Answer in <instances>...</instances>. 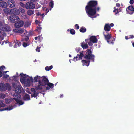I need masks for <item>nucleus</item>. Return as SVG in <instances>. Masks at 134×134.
<instances>
[{
    "instance_id": "nucleus-14",
    "label": "nucleus",
    "mask_w": 134,
    "mask_h": 134,
    "mask_svg": "<svg viewBox=\"0 0 134 134\" xmlns=\"http://www.w3.org/2000/svg\"><path fill=\"white\" fill-rule=\"evenodd\" d=\"M83 60L82 61V63L83 64V66H88L90 63V60Z\"/></svg>"
},
{
    "instance_id": "nucleus-12",
    "label": "nucleus",
    "mask_w": 134,
    "mask_h": 134,
    "mask_svg": "<svg viewBox=\"0 0 134 134\" xmlns=\"http://www.w3.org/2000/svg\"><path fill=\"white\" fill-rule=\"evenodd\" d=\"M90 41H91L93 43H97L98 40L96 36H92L90 37L89 38Z\"/></svg>"
},
{
    "instance_id": "nucleus-7",
    "label": "nucleus",
    "mask_w": 134,
    "mask_h": 134,
    "mask_svg": "<svg viewBox=\"0 0 134 134\" xmlns=\"http://www.w3.org/2000/svg\"><path fill=\"white\" fill-rule=\"evenodd\" d=\"M9 20L12 22L15 23L19 19V17L16 15H11L9 18Z\"/></svg>"
},
{
    "instance_id": "nucleus-62",
    "label": "nucleus",
    "mask_w": 134,
    "mask_h": 134,
    "mask_svg": "<svg viewBox=\"0 0 134 134\" xmlns=\"http://www.w3.org/2000/svg\"><path fill=\"white\" fill-rule=\"evenodd\" d=\"M85 41L86 42V43H88L89 42V39H86L85 40Z\"/></svg>"
},
{
    "instance_id": "nucleus-37",
    "label": "nucleus",
    "mask_w": 134,
    "mask_h": 134,
    "mask_svg": "<svg viewBox=\"0 0 134 134\" xmlns=\"http://www.w3.org/2000/svg\"><path fill=\"white\" fill-rule=\"evenodd\" d=\"M2 78L3 79H6L8 78L9 77V76L7 74H4L3 75Z\"/></svg>"
},
{
    "instance_id": "nucleus-50",
    "label": "nucleus",
    "mask_w": 134,
    "mask_h": 134,
    "mask_svg": "<svg viewBox=\"0 0 134 134\" xmlns=\"http://www.w3.org/2000/svg\"><path fill=\"white\" fill-rule=\"evenodd\" d=\"M1 35H2L3 37L6 36V34L4 32H2Z\"/></svg>"
},
{
    "instance_id": "nucleus-15",
    "label": "nucleus",
    "mask_w": 134,
    "mask_h": 134,
    "mask_svg": "<svg viewBox=\"0 0 134 134\" xmlns=\"http://www.w3.org/2000/svg\"><path fill=\"white\" fill-rule=\"evenodd\" d=\"M14 32L22 33L24 32V30L23 29L16 28L13 29Z\"/></svg>"
},
{
    "instance_id": "nucleus-17",
    "label": "nucleus",
    "mask_w": 134,
    "mask_h": 134,
    "mask_svg": "<svg viewBox=\"0 0 134 134\" xmlns=\"http://www.w3.org/2000/svg\"><path fill=\"white\" fill-rule=\"evenodd\" d=\"M111 29L110 26L109 24H105L104 27V30L106 32H108Z\"/></svg>"
},
{
    "instance_id": "nucleus-25",
    "label": "nucleus",
    "mask_w": 134,
    "mask_h": 134,
    "mask_svg": "<svg viewBox=\"0 0 134 134\" xmlns=\"http://www.w3.org/2000/svg\"><path fill=\"white\" fill-rule=\"evenodd\" d=\"M34 13V10H28L27 12V14L28 15L30 16L33 14Z\"/></svg>"
},
{
    "instance_id": "nucleus-42",
    "label": "nucleus",
    "mask_w": 134,
    "mask_h": 134,
    "mask_svg": "<svg viewBox=\"0 0 134 134\" xmlns=\"http://www.w3.org/2000/svg\"><path fill=\"white\" fill-rule=\"evenodd\" d=\"M29 45L27 43L24 42L23 44V46L24 47H26Z\"/></svg>"
},
{
    "instance_id": "nucleus-20",
    "label": "nucleus",
    "mask_w": 134,
    "mask_h": 134,
    "mask_svg": "<svg viewBox=\"0 0 134 134\" xmlns=\"http://www.w3.org/2000/svg\"><path fill=\"white\" fill-rule=\"evenodd\" d=\"M7 3L4 1H2L0 3V7L3 8H5L7 6Z\"/></svg>"
},
{
    "instance_id": "nucleus-63",
    "label": "nucleus",
    "mask_w": 134,
    "mask_h": 134,
    "mask_svg": "<svg viewBox=\"0 0 134 134\" xmlns=\"http://www.w3.org/2000/svg\"><path fill=\"white\" fill-rule=\"evenodd\" d=\"M16 44V42H15V44L14 45V48H16L17 47Z\"/></svg>"
},
{
    "instance_id": "nucleus-13",
    "label": "nucleus",
    "mask_w": 134,
    "mask_h": 134,
    "mask_svg": "<svg viewBox=\"0 0 134 134\" xmlns=\"http://www.w3.org/2000/svg\"><path fill=\"white\" fill-rule=\"evenodd\" d=\"M2 31H3L9 32L11 31V28L8 25L6 24L4 25Z\"/></svg>"
},
{
    "instance_id": "nucleus-36",
    "label": "nucleus",
    "mask_w": 134,
    "mask_h": 134,
    "mask_svg": "<svg viewBox=\"0 0 134 134\" xmlns=\"http://www.w3.org/2000/svg\"><path fill=\"white\" fill-rule=\"evenodd\" d=\"M11 102V100L9 99H5V102L7 104L10 103Z\"/></svg>"
},
{
    "instance_id": "nucleus-53",
    "label": "nucleus",
    "mask_w": 134,
    "mask_h": 134,
    "mask_svg": "<svg viewBox=\"0 0 134 134\" xmlns=\"http://www.w3.org/2000/svg\"><path fill=\"white\" fill-rule=\"evenodd\" d=\"M87 43L90 46H92L93 45L92 43L91 42V41H90V40H89V42H88Z\"/></svg>"
},
{
    "instance_id": "nucleus-39",
    "label": "nucleus",
    "mask_w": 134,
    "mask_h": 134,
    "mask_svg": "<svg viewBox=\"0 0 134 134\" xmlns=\"http://www.w3.org/2000/svg\"><path fill=\"white\" fill-rule=\"evenodd\" d=\"M19 13L20 12L21 13H24L25 12V9L22 8H19Z\"/></svg>"
},
{
    "instance_id": "nucleus-40",
    "label": "nucleus",
    "mask_w": 134,
    "mask_h": 134,
    "mask_svg": "<svg viewBox=\"0 0 134 134\" xmlns=\"http://www.w3.org/2000/svg\"><path fill=\"white\" fill-rule=\"evenodd\" d=\"M6 69V68L3 65L1 66L0 67V69L1 70V71L3 72L4 71V70Z\"/></svg>"
},
{
    "instance_id": "nucleus-48",
    "label": "nucleus",
    "mask_w": 134,
    "mask_h": 134,
    "mask_svg": "<svg viewBox=\"0 0 134 134\" xmlns=\"http://www.w3.org/2000/svg\"><path fill=\"white\" fill-rule=\"evenodd\" d=\"M4 25L1 23H0V29L2 30Z\"/></svg>"
},
{
    "instance_id": "nucleus-41",
    "label": "nucleus",
    "mask_w": 134,
    "mask_h": 134,
    "mask_svg": "<svg viewBox=\"0 0 134 134\" xmlns=\"http://www.w3.org/2000/svg\"><path fill=\"white\" fill-rule=\"evenodd\" d=\"M70 32L71 34L72 35H74L75 34V31L74 29H71L70 30Z\"/></svg>"
},
{
    "instance_id": "nucleus-21",
    "label": "nucleus",
    "mask_w": 134,
    "mask_h": 134,
    "mask_svg": "<svg viewBox=\"0 0 134 134\" xmlns=\"http://www.w3.org/2000/svg\"><path fill=\"white\" fill-rule=\"evenodd\" d=\"M23 99L25 101H27L30 100V95L26 93L23 97Z\"/></svg>"
},
{
    "instance_id": "nucleus-47",
    "label": "nucleus",
    "mask_w": 134,
    "mask_h": 134,
    "mask_svg": "<svg viewBox=\"0 0 134 134\" xmlns=\"http://www.w3.org/2000/svg\"><path fill=\"white\" fill-rule=\"evenodd\" d=\"M29 37L28 36H25V40L26 41V42L27 41L29 40Z\"/></svg>"
},
{
    "instance_id": "nucleus-19",
    "label": "nucleus",
    "mask_w": 134,
    "mask_h": 134,
    "mask_svg": "<svg viewBox=\"0 0 134 134\" xmlns=\"http://www.w3.org/2000/svg\"><path fill=\"white\" fill-rule=\"evenodd\" d=\"M19 93H14L13 94L14 99L16 101V99L18 100L20 98L21 96L19 94Z\"/></svg>"
},
{
    "instance_id": "nucleus-23",
    "label": "nucleus",
    "mask_w": 134,
    "mask_h": 134,
    "mask_svg": "<svg viewBox=\"0 0 134 134\" xmlns=\"http://www.w3.org/2000/svg\"><path fill=\"white\" fill-rule=\"evenodd\" d=\"M81 46L82 48L83 49H87L88 48V46L87 43L84 42H82L81 44Z\"/></svg>"
},
{
    "instance_id": "nucleus-60",
    "label": "nucleus",
    "mask_w": 134,
    "mask_h": 134,
    "mask_svg": "<svg viewBox=\"0 0 134 134\" xmlns=\"http://www.w3.org/2000/svg\"><path fill=\"white\" fill-rule=\"evenodd\" d=\"M116 5L118 7H119L120 6V4L119 3H117L116 4Z\"/></svg>"
},
{
    "instance_id": "nucleus-33",
    "label": "nucleus",
    "mask_w": 134,
    "mask_h": 134,
    "mask_svg": "<svg viewBox=\"0 0 134 134\" xmlns=\"http://www.w3.org/2000/svg\"><path fill=\"white\" fill-rule=\"evenodd\" d=\"M53 68V66L52 65H51L49 67L47 66L45 67V69L46 71H49L50 70Z\"/></svg>"
},
{
    "instance_id": "nucleus-18",
    "label": "nucleus",
    "mask_w": 134,
    "mask_h": 134,
    "mask_svg": "<svg viewBox=\"0 0 134 134\" xmlns=\"http://www.w3.org/2000/svg\"><path fill=\"white\" fill-rule=\"evenodd\" d=\"M127 9L129 10L132 11V12H131V13H129L130 14H132L134 12V7L132 5L129 6L126 9L127 11Z\"/></svg>"
},
{
    "instance_id": "nucleus-6",
    "label": "nucleus",
    "mask_w": 134,
    "mask_h": 134,
    "mask_svg": "<svg viewBox=\"0 0 134 134\" xmlns=\"http://www.w3.org/2000/svg\"><path fill=\"white\" fill-rule=\"evenodd\" d=\"M35 7V4L31 1L27 2L26 4V8L27 9H33Z\"/></svg>"
},
{
    "instance_id": "nucleus-44",
    "label": "nucleus",
    "mask_w": 134,
    "mask_h": 134,
    "mask_svg": "<svg viewBox=\"0 0 134 134\" xmlns=\"http://www.w3.org/2000/svg\"><path fill=\"white\" fill-rule=\"evenodd\" d=\"M16 43L17 45L18 46H20L21 44V42H20L19 41H18L17 40H16Z\"/></svg>"
},
{
    "instance_id": "nucleus-49",
    "label": "nucleus",
    "mask_w": 134,
    "mask_h": 134,
    "mask_svg": "<svg viewBox=\"0 0 134 134\" xmlns=\"http://www.w3.org/2000/svg\"><path fill=\"white\" fill-rule=\"evenodd\" d=\"M35 89L34 88H32L31 89V91L32 92H33V93L36 92V91Z\"/></svg>"
},
{
    "instance_id": "nucleus-51",
    "label": "nucleus",
    "mask_w": 134,
    "mask_h": 134,
    "mask_svg": "<svg viewBox=\"0 0 134 134\" xmlns=\"http://www.w3.org/2000/svg\"><path fill=\"white\" fill-rule=\"evenodd\" d=\"M134 38V36L133 35H131L129 36V39H133Z\"/></svg>"
},
{
    "instance_id": "nucleus-61",
    "label": "nucleus",
    "mask_w": 134,
    "mask_h": 134,
    "mask_svg": "<svg viewBox=\"0 0 134 134\" xmlns=\"http://www.w3.org/2000/svg\"><path fill=\"white\" fill-rule=\"evenodd\" d=\"M3 75L2 71L0 70V77L2 76Z\"/></svg>"
},
{
    "instance_id": "nucleus-64",
    "label": "nucleus",
    "mask_w": 134,
    "mask_h": 134,
    "mask_svg": "<svg viewBox=\"0 0 134 134\" xmlns=\"http://www.w3.org/2000/svg\"><path fill=\"white\" fill-rule=\"evenodd\" d=\"M114 24L113 23H111V24H110V27H113V26H114Z\"/></svg>"
},
{
    "instance_id": "nucleus-56",
    "label": "nucleus",
    "mask_w": 134,
    "mask_h": 134,
    "mask_svg": "<svg viewBox=\"0 0 134 134\" xmlns=\"http://www.w3.org/2000/svg\"><path fill=\"white\" fill-rule=\"evenodd\" d=\"M1 97L4 98L5 97V95L4 94H2L1 95Z\"/></svg>"
},
{
    "instance_id": "nucleus-26",
    "label": "nucleus",
    "mask_w": 134,
    "mask_h": 134,
    "mask_svg": "<svg viewBox=\"0 0 134 134\" xmlns=\"http://www.w3.org/2000/svg\"><path fill=\"white\" fill-rule=\"evenodd\" d=\"M79 31L81 32L84 33L86 31V29L84 27L82 26L80 28Z\"/></svg>"
},
{
    "instance_id": "nucleus-5",
    "label": "nucleus",
    "mask_w": 134,
    "mask_h": 134,
    "mask_svg": "<svg viewBox=\"0 0 134 134\" xmlns=\"http://www.w3.org/2000/svg\"><path fill=\"white\" fill-rule=\"evenodd\" d=\"M40 80L39 84L43 86L47 85L49 82L48 79L44 76L41 77Z\"/></svg>"
},
{
    "instance_id": "nucleus-24",
    "label": "nucleus",
    "mask_w": 134,
    "mask_h": 134,
    "mask_svg": "<svg viewBox=\"0 0 134 134\" xmlns=\"http://www.w3.org/2000/svg\"><path fill=\"white\" fill-rule=\"evenodd\" d=\"M41 77L40 76L37 75L34 77V82H36L38 81L39 83V80L41 79Z\"/></svg>"
},
{
    "instance_id": "nucleus-43",
    "label": "nucleus",
    "mask_w": 134,
    "mask_h": 134,
    "mask_svg": "<svg viewBox=\"0 0 134 134\" xmlns=\"http://www.w3.org/2000/svg\"><path fill=\"white\" fill-rule=\"evenodd\" d=\"M20 5L24 8L25 7L26 8V5L24 4V3H23L22 2H20Z\"/></svg>"
},
{
    "instance_id": "nucleus-10",
    "label": "nucleus",
    "mask_w": 134,
    "mask_h": 134,
    "mask_svg": "<svg viewBox=\"0 0 134 134\" xmlns=\"http://www.w3.org/2000/svg\"><path fill=\"white\" fill-rule=\"evenodd\" d=\"M19 9L16 8H14L10 10L11 13L15 15H18L19 14Z\"/></svg>"
},
{
    "instance_id": "nucleus-34",
    "label": "nucleus",
    "mask_w": 134,
    "mask_h": 134,
    "mask_svg": "<svg viewBox=\"0 0 134 134\" xmlns=\"http://www.w3.org/2000/svg\"><path fill=\"white\" fill-rule=\"evenodd\" d=\"M5 106V104L3 103V101L0 100V108L2 107H4Z\"/></svg>"
},
{
    "instance_id": "nucleus-16",
    "label": "nucleus",
    "mask_w": 134,
    "mask_h": 134,
    "mask_svg": "<svg viewBox=\"0 0 134 134\" xmlns=\"http://www.w3.org/2000/svg\"><path fill=\"white\" fill-rule=\"evenodd\" d=\"M7 89V87L5 84L3 83H0V91H4Z\"/></svg>"
},
{
    "instance_id": "nucleus-52",
    "label": "nucleus",
    "mask_w": 134,
    "mask_h": 134,
    "mask_svg": "<svg viewBox=\"0 0 134 134\" xmlns=\"http://www.w3.org/2000/svg\"><path fill=\"white\" fill-rule=\"evenodd\" d=\"M4 39V37L1 35H0V40H1V41L3 40Z\"/></svg>"
},
{
    "instance_id": "nucleus-58",
    "label": "nucleus",
    "mask_w": 134,
    "mask_h": 134,
    "mask_svg": "<svg viewBox=\"0 0 134 134\" xmlns=\"http://www.w3.org/2000/svg\"><path fill=\"white\" fill-rule=\"evenodd\" d=\"M30 80L32 82H34V79H33V78L32 77H30Z\"/></svg>"
},
{
    "instance_id": "nucleus-30",
    "label": "nucleus",
    "mask_w": 134,
    "mask_h": 134,
    "mask_svg": "<svg viewBox=\"0 0 134 134\" xmlns=\"http://www.w3.org/2000/svg\"><path fill=\"white\" fill-rule=\"evenodd\" d=\"M41 29L42 28L41 26L39 24L37 27V29L35 30L37 31L38 32L40 33L41 32Z\"/></svg>"
},
{
    "instance_id": "nucleus-31",
    "label": "nucleus",
    "mask_w": 134,
    "mask_h": 134,
    "mask_svg": "<svg viewBox=\"0 0 134 134\" xmlns=\"http://www.w3.org/2000/svg\"><path fill=\"white\" fill-rule=\"evenodd\" d=\"M47 85L48 86H49L50 88H53L54 86V84L49 82L48 83V84H47Z\"/></svg>"
},
{
    "instance_id": "nucleus-9",
    "label": "nucleus",
    "mask_w": 134,
    "mask_h": 134,
    "mask_svg": "<svg viewBox=\"0 0 134 134\" xmlns=\"http://www.w3.org/2000/svg\"><path fill=\"white\" fill-rule=\"evenodd\" d=\"M9 6L12 8L15 6V3L14 0H8L7 1Z\"/></svg>"
},
{
    "instance_id": "nucleus-55",
    "label": "nucleus",
    "mask_w": 134,
    "mask_h": 134,
    "mask_svg": "<svg viewBox=\"0 0 134 134\" xmlns=\"http://www.w3.org/2000/svg\"><path fill=\"white\" fill-rule=\"evenodd\" d=\"M13 79L14 80H16L17 78V77L16 76H14L13 77Z\"/></svg>"
},
{
    "instance_id": "nucleus-59",
    "label": "nucleus",
    "mask_w": 134,
    "mask_h": 134,
    "mask_svg": "<svg viewBox=\"0 0 134 134\" xmlns=\"http://www.w3.org/2000/svg\"><path fill=\"white\" fill-rule=\"evenodd\" d=\"M8 9L7 8L5 9H4V11L5 13H7L8 12Z\"/></svg>"
},
{
    "instance_id": "nucleus-32",
    "label": "nucleus",
    "mask_w": 134,
    "mask_h": 134,
    "mask_svg": "<svg viewBox=\"0 0 134 134\" xmlns=\"http://www.w3.org/2000/svg\"><path fill=\"white\" fill-rule=\"evenodd\" d=\"M42 86L41 85H38L37 86H35V89L36 90H41L42 88Z\"/></svg>"
},
{
    "instance_id": "nucleus-54",
    "label": "nucleus",
    "mask_w": 134,
    "mask_h": 134,
    "mask_svg": "<svg viewBox=\"0 0 134 134\" xmlns=\"http://www.w3.org/2000/svg\"><path fill=\"white\" fill-rule=\"evenodd\" d=\"M134 3L133 0H130L129 3L131 4H132Z\"/></svg>"
},
{
    "instance_id": "nucleus-45",
    "label": "nucleus",
    "mask_w": 134,
    "mask_h": 134,
    "mask_svg": "<svg viewBox=\"0 0 134 134\" xmlns=\"http://www.w3.org/2000/svg\"><path fill=\"white\" fill-rule=\"evenodd\" d=\"M80 49L81 48H76L75 50L77 53H78L80 51Z\"/></svg>"
},
{
    "instance_id": "nucleus-1",
    "label": "nucleus",
    "mask_w": 134,
    "mask_h": 134,
    "mask_svg": "<svg viewBox=\"0 0 134 134\" xmlns=\"http://www.w3.org/2000/svg\"><path fill=\"white\" fill-rule=\"evenodd\" d=\"M90 49H87L86 51V54H85V52L82 51L80 52L79 54H77V56L75 57L73 59L74 61L75 60V59H76V60L77 61L80 59L82 60V58L83 57L86 60H91L92 62H94L95 55L92 54V51L91 50L92 47H90Z\"/></svg>"
},
{
    "instance_id": "nucleus-3",
    "label": "nucleus",
    "mask_w": 134,
    "mask_h": 134,
    "mask_svg": "<svg viewBox=\"0 0 134 134\" xmlns=\"http://www.w3.org/2000/svg\"><path fill=\"white\" fill-rule=\"evenodd\" d=\"M12 87L15 89V92L17 93H21L23 90L22 87L20 83L16 82L12 84Z\"/></svg>"
},
{
    "instance_id": "nucleus-8",
    "label": "nucleus",
    "mask_w": 134,
    "mask_h": 134,
    "mask_svg": "<svg viewBox=\"0 0 134 134\" xmlns=\"http://www.w3.org/2000/svg\"><path fill=\"white\" fill-rule=\"evenodd\" d=\"M24 24V22L23 21L20 20L15 23L14 25L16 28H19L22 27Z\"/></svg>"
},
{
    "instance_id": "nucleus-35",
    "label": "nucleus",
    "mask_w": 134,
    "mask_h": 134,
    "mask_svg": "<svg viewBox=\"0 0 134 134\" xmlns=\"http://www.w3.org/2000/svg\"><path fill=\"white\" fill-rule=\"evenodd\" d=\"M114 10L113 12L115 13V14L116 15L119 12L118 10V8H116L115 7H114Z\"/></svg>"
},
{
    "instance_id": "nucleus-38",
    "label": "nucleus",
    "mask_w": 134,
    "mask_h": 134,
    "mask_svg": "<svg viewBox=\"0 0 134 134\" xmlns=\"http://www.w3.org/2000/svg\"><path fill=\"white\" fill-rule=\"evenodd\" d=\"M49 5L51 8H53V7L54 3L53 1H51L49 3Z\"/></svg>"
},
{
    "instance_id": "nucleus-2",
    "label": "nucleus",
    "mask_w": 134,
    "mask_h": 134,
    "mask_svg": "<svg viewBox=\"0 0 134 134\" xmlns=\"http://www.w3.org/2000/svg\"><path fill=\"white\" fill-rule=\"evenodd\" d=\"M98 4L97 1L91 0L89 1L88 5L85 7L88 16L90 17L93 16L96 13V7Z\"/></svg>"
},
{
    "instance_id": "nucleus-57",
    "label": "nucleus",
    "mask_w": 134,
    "mask_h": 134,
    "mask_svg": "<svg viewBox=\"0 0 134 134\" xmlns=\"http://www.w3.org/2000/svg\"><path fill=\"white\" fill-rule=\"evenodd\" d=\"M75 27H76V29L77 30L79 29V26L77 24H76L75 25Z\"/></svg>"
},
{
    "instance_id": "nucleus-46",
    "label": "nucleus",
    "mask_w": 134,
    "mask_h": 134,
    "mask_svg": "<svg viewBox=\"0 0 134 134\" xmlns=\"http://www.w3.org/2000/svg\"><path fill=\"white\" fill-rule=\"evenodd\" d=\"M40 47H37L36 48V51L37 52H40Z\"/></svg>"
},
{
    "instance_id": "nucleus-11",
    "label": "nucleus",
    "mask_w": 134,
    "mask_h": 134,
    "mask_svg": "<svg viewBox=\"0 0 134 134\" xmlns=\"http://www.w3.org/2000/svg\"><path fill=\"white\" fill-rule=\"evenodd\" d=\"M20 75L22 77L20 79V81L21 82H25V79L28 77V75H27L26 74H24L23 73L20 74Z\"/></svg>"
},
{
    "instance_id": "nucleus-29",
    "label": "nucleus",
    "mask_w": 134,
    "mask_h": 134,
    "mask_svg": "<svg viewBox=\"0 0 134 134\" xmlns=\"http://www.w3.org/2000/svg\"><path fill=\"white\" fill-rule=\"evenodd\" d=\"M38 94L39 92L38 91L36 92L32 93L31 96L32 97H36L38 96Z\"/></svg>"
},
{
    "instance_id": "nucleus-22",
    "label": "nucleus",
    "mask_w": 134,
    "mask_h": 134,
    "mask_svg": "<svg viewBox=\"0 0 134 134\" xmlns=\"http://www.w3.org/2000/svg\"><path fill=\"white\" fill-rule=\"evenodd\" d=\"M13 106H9L8 107H7L5 108H3V109H0V111H4L5 110H10L13 108Z\"/></svg>"
},
{
    "instance_id": "nucleus-28",
    "label": "nucleus",
    "mask_w": 134,
    "mask_h": 134,
    "mask_svg": "<svg viewBox=\"0 0 134 134\" xmlns=\"http://www.w3.org/2000/svg\"><path fill=\"white\" fill-rule=\"evenodd\" d=\"M16 102L17 103L19 104V106L21 105L24 103V102L22 100H20V99L18 100L16 99Z\"/></svg>"
},
{
    "instance_id": "nucleus-4",
    "label": "nucleus",
    "mask_w": 134,
    "mask_h": 134,
    "mask_svg": "<svg viewBox=\"0 0 134 134\" xmlns=\"http://www.w3.org/2000/svg\"><path fill=\"white\" fill-rule=\"evenodd\" d=\"M103 34L105 37V38L107 40V42L109 44H113V42L115 41V39L113 38L110 41L109 40L111 37V35L110 33H108L106 35L105 34L104 32H103Z\"/></svg>"
},
{
    "instance_id": "nucleus-27",
    "label": "nucleus",
    "mask_w": 134,
    "mask_h": 134,
    "mask_svg": "<svg viewBox=\"0 0 134 134\" xmlns=\"http://www.w3.org/2000/svg\"><path fill=\"white\" fill-rule=\"evenodd\" d=\"M22 84H27L29 85L30 84V79L29 78L25 79V82H21Z\"/></svg>"
}]
</instances>
